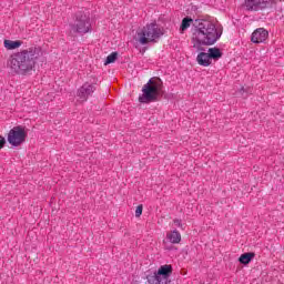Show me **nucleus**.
I'll list each match as a JSON object with an SVG mask.
<instances>
[{"label":"nucleus","mask_w":284,"mask_h":284,"mask_svg":"<svg viewBox=\"0 0 284 284\" xmlns=\"http://www.w3.org/2000/svg\"><path fill=\"white\" fill-rule=\"evenodd\" d=\"M41 54H43L41 47H30L12 53L7 61V68L13 75L28 77L34 72Z\"/></svg>","instance_id":"1"},{"label":"nucleus","mask_w":284,"mask_h":284,"mask_svg":"<svg viewBox=\"0 0 284 284\" xmlns=\"http://www.w3.org/2000/svg\"><path fill=\"white\" fill-rule=\"evenodd\" d=\"M193 27L192 43L197 52H205L203 45H214L223 36V29L207 19H196Z\"/></svg>","instance_id":"2"},{"label":"nucleus","mask_w":284,"mask_h":284,"mask_svg":"<svg viewBox=\"0 0 284 284\" xmlns=\"http://www.w3.org/2000/svg\"><path fill=\"white\" fill-rule=\"evenodd\" d=\"M161 97H163V80L159 77H153L143 85L139 102L154 103L161 101Z\"/></svg>","instance_id":"3"},{"label":"nucleus","mask_w":284,"mask_h":284,"mask_svg":"<svg viewBox=\"0 0 284 284\" xmlns=\"http://www.w3.org/2000/svg\"><path fill=\"white\" fill-rule=\"evenodd\" d=\"M165 34V28L160 27L156 20L146 23L140 31H138V41L140 45H148V43H159L161 37Z\"/></svg>","instance_id":"4"},{"label":"nucleus","mask_w":284,"mask_h":284,"mask_svg":"<svg viewBox=\"0 0 284 284\" xmlns=\"http://www.w3.org/2000/svg\"><path fill=\"white\" fill-rule=\"evenodd\" d=\"M70 37H77L80 34H88V32H92V21L90 20V13H85L84 11H78L75 13L74 23H70Z\"/></svg>","instance_id":"5"},{"label":"nucleus","mask_w":284,"mask_h":284,"mask_svg":"<svg viewBox=\"0 0 284 284\" xmlns=\"http://www.w3.org/2000/svg\"><path fill=\"white\" fill-rule=\"evenodd\" d=\"M172 272H174L172 264L162 265L153 275H146L148 284H171L170 276H172Z\"/></svg>","instance_id":"6"},{"label":"nucleus","mask_w":284,"mask_h":284,"mask_svg":"<svg viewBox=\"0 0 284 284\" xmlns=\"http://www.w3.org/2000/svg\"><path fill=\"white\" fill-rule=\"evenodd\" d=\"M26 139H28V131L23 125L13 126L8 135L7 141L11 148H19L26 143Z\"/></svg>","instance_id":"7"},{"label":"nucleus","mask_w":284,"mask_h":284,"mask_svg":"<svg viewBox=\"0 0 284 284\" xmlns=\"http://www.w3.org/2000/svg\"><path fill=\"white\" fill-rule=\"evenodd\" d=\"M99 81V79L93 78V81L90 82H85L79 90H78V97L79 99H81L82 101H88V97H90V94H92L94 92V90H97V82Z\"/></svg>","instance_id":"8"},{"label":"nucleus","mask_w":284,"mask_h":284,"mask_svg":"<svg viewBox=\"0 0 284 284\" xmlns=\"http://www.w3.org/2000/svg\"><path fill=\"white\" fill-rule=\"evenodd\" d=\"M268 37L270 32L267 30L258 28L252 33L251 41L252 43H263Z\"/></svg>","instance_id":"9"},{"label":"nucleus","mask_w":284,"mask_h":284,"mask_svg":"<svg viewBox=\"0 0 284 284\" xmlns=\"http://www.w3.org/2000/svg\"><path fill=\"white\" fill-rule=\"evenodd\" d=\"M196 62L199 63V65H202L203 68H210V64L212 63L210 53L200 51L196 57Z\"/></svg>","instance_id":"10"},{"label":"nucleus","mask_w":284,"mask_h":284,"mask_svg":"<svg viewBox=\"0 0 284 284\" xmlns=\"http://www.w3.org/2000/svg\"><path fill=\"white\" fill-rule=\"evenodd\" d=\"M256 256V253L254 252H246L243 253L240 257H239V263L241 265H250L251 261H254Z\"/></svg>","instance_id":"11"},{"label":"nucleus","mask_w":284,"mask_h":284,"mask_svg":"<svg viewBox=\"0 0 284 284\" xmlns=\"http://www.w3.org/2000/svg\"><path fill=\"white\" fill-rule=\"evenodd\" d=\"M207 53L211 61H219V59L223 57V51H221V48L217 47L210 48Z\"/></svg>","instance_id":"12"},{"label":"nucleus","mask_w":284,"mask_h":284,"mask_svg":"<svg viewBox=\"0 0 284 284\" xmlns=\"http://www.w3.org/2000/svg\"><path fill=\"white\" fill-rule=\"evenodd\" d=\"M166 239L172 243L173 245H176L181 243V233L178 230H173L169 233H166Z\"/></svg>","instance_id":"13"},{"label":"nucleus","mask_w":284,"mask_h":284,"mask_svg":"<svg viewBox=\"0 0 284 284\" xmlns=\"http://www.w3.org/2000/svg\"><path fill=\"white\" fill-rule=\"evenodd\" d=\"M3 43L7 50H17V48H21V45H23V41L21 40L12 41V40L4 39Z\"/></svg>","instance_id":"14"},{"label":"nucleus","mask_w":284,"mask_h":284,"mask_svg":"<svg viewBox=\"0 0 284 284\" xmlns=\"http://www.w3.org/2000/svg\"><path fill=\"white\" fill-rule=\"evenodd\" d=\"M192 23H194V20L191 17L183 18L180 26V32L183 34V32H185V30H187Z\"/></svg>","instance_id":"15"},{"label":"nucleus","mask_w":284,"mask_h":284,"mask_svg":"<svg viewBox=\"0 0 284 284\" xmlns=\"http://www.w3.org/2000/svg\"><path fill=\"white\" fill-rule=\"evenodd\" d=\"M119 59V52L114 51L106 57L104 60V65H110V63H114Z\"/></svg>","instance_id":"16"},{"label":"nucleus","mask_w":284,"mask_h":284,"mask_svg":"<svg viewBox=\"0 0 284 284\" xmlns=\"http://www.w3.org/2000/svg\"><path fill=\"white\" fill-rule=\"evenodd\" d=\"M141 214H143V204H139L135 209V216L136 219L141 217Z\"/></svg>","instance_id":"17"},{"label":"nucleus","mask_w":284,"mask_h":284,"mask_svg":"<svg viewBox=\"0 0 284 284\" xmlns=\"http://www.w3.org/2000/svg\"><path fill=\"white\" fill-rule=\"evenodd\" d=\"M6 139L3 138V135H0V150H3V148H6Z\"/></svg>","instance_id":"18"},{"label":"nucleus","mask_w":284,"mask_h":284,"mask_svg":"<svg viewBox=\"0 0 284 284\" xmlns=\"http://www.w3.org/2000/svg\"><path fill=\"white\" fill-rule=\"evenodd\" d=\"M173 223H174V225H176L178 227H183V224L181 223V220H179V219L173 220Z\"/></svg>","instance_id":"19"},{"label":"nucleus","mask_w":284,"mask_h":284,"mask_svg":"<svg viewBox=\"0 0 284 284\" xmlns=\"http://www.w3.org/2000/svg\"><path fill=\"white\" fill-rule=\"evenodd\" d=\"M145 50H148V47H143L140 52H142V54H144Z\"/></svg>","instance_id":"20"}]
</instances>
